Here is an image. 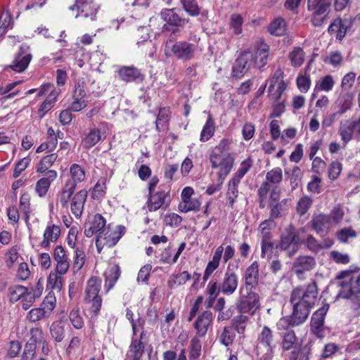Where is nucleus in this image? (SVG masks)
<instances>
[{"label":"nucleus","mask_w":360,"mask_h":360,"mask_svg":"<svg viewBox=\"0 0 360 360\" xmlns=\"http://www.w3.org/2000/svg\"><path fill=\"white\" fill-rule=\"evenodd\" d=\"M244 278L245 285L240 289L238 309L242 312L254 314L259 308V295L252 290L259 278V265L257 262H254L246 269Z\"/></svg>","instance_id":"1"},{"label":"nucleus","mask_w":360,"mask_h":360,"mask_svg":"<svg viewBox=\"0 0 360 360\" xmlns=\"http://www.w3.org/2000/svg\"><path fill=\"white\" fill-rule=\"evenodd\" d=\"M316 297L317 291L314 285H309L307 288H297L292 291L290 299L293 305L292 326H298L307 320Z\"/></svg>","instance_id":"2"},{"label":"nucleus","mask_w":360,"mask_h":360,"mask_svg":"<svg viewBox=\"0 0 360 360\" xmlns=\"http://www.w3.org/2000/svg\"><path fill=\"white\" fill-rule=\"evenodd\" d=\"M337 279L342 280L339 296L349 299L356 307L360 306V272L352 270L341 271Z\"/></svg>","instance_id":"3"},{"label":"nucleus","mask_w":360,"mask_h":360,"mask_svg":"<svg viewBox=\"0 0 360 360\" xmlns=\"http://www.w3.org/2000/svg\"><path fill=\"white\" fill-rule=\"evenodd\" d=\"M197 46L184 41H167L165 46V54L167 57L175 56L178 59L189 60L194 56Z\"/></svg>","instance_id":"4"},{"label":"nucleus","mask_w":360,"mask_h":360,"mask_svg":"<svg viewBox=\"0 0 360 360\" xmlns=\"http://www.w3.org/2000/svg\"><path fill=\"white\" fill-rule=\"evenodd\" d=\"M101 281L98 278L91 277L84 290V302L90 305V311L96 316L102 305V298L98 295Z\"/></svg>","instance_id":"5"},{"label":"nucleus","mask_w":360,"mask_h":360,"mask_svg":"<svg viewBox=\"0 0 360 360\" xmlns=\"http://www.w3.org/2000/svg\"><path fill=\"white\" fill-rule=\"evenodd\" d=\"M124 233L125 227L123 226L111 227L110 225H108L103 234L97 237L96 245L98 252L104 245L110 248L116 245Z\"/></svg>","instance_id":"6"},{"label":"nucleus","mask_w":360,"mask_h":360,"mask_svg":"<svg viewBox=\"0 0 360 360\" xmlns=\"http://www.w3.org/2000/svg\"><path fill=\"white\" fill-rule=\"evenodd\" d=\"M276 345L273 331L266 326H262L257 335V351L264 352L267 358H271L274 354Z\"/></svg>","instance_id":"7"},{"label":"nucleus","mask_w":360,"mask_h":360,"mask_svg":"<svg viewBox=\"0 0 360 360\" xmlns=\"http://www.w3.org/2000/svg\"><path fill=\"white\" fill-rule=\"evenodd\" d=\"M307 7L308 11L311 13V23L316 27H320L329 13L330 1H308Z\"/></svg>","instance_id":"8"},{"label":"nucleus","mask_w":360,"mask_h":360,"mask_svg":"<svg viewBox=\"0 0 360 360\" xmlns=\"http://www.w3.org/2000/svg\"><path fill=\"white\" fill-rule=\"evenodd\" d=\"M210 160L213 168H219V178H225L233 165V158L231 153H212Z\"/></svg>","instance_id":"9"},{"label":"nucleus","mask_w":360,"mask_h":360,"mask_svg":"<svg viewBox=\"0 0 360 360\" xmlns=\"http://www.w3.org/2000/svg\"><path fill=\"white\" fill-rule=\"evenodd\" d=\"M106 220L100 214H95L89 219L84 225V234L86 237H91L95 234L100 236L106 231Z\"/></svg>","instance_id":"10"},{"label":"nucleus","mask_w":360,"mask_h":360,"mask_svg":"<svg viewBox=\"0 0 360 360\" xmlns=\"http://www.w3.org/2000/svg\"><path fill=\"white\" fill-rule=\"evenodd\" d=\"M269 82V91L272 98L276 100L280 98L287 86L283 80V72L280 69L276 70Z\"/></svg>","instance_id":"11"},{"label":"nucleus","mask_w":360,"mask_h":360,"mask_svg":"<svg viewBox=\"0 0 360 360\" xmlns=\"http://www.w3.org/2000/svg\"><path fill=\"white\" fill-rule=\"evenodd\" d=\"M269 82V91L272 98L276 100L280 98L287 86L283 80V72L280 69L276 70Z\"/></svg>","instance_id":"12"},{"label":"nucleus","mask_w":360,"mask_h":360,"mask_svg":"<svg viewBox=\"0 0 360 360\" xmlns=\"http://www.w3.org/2000/svg\"><path fill=\"white\" fill-rule=\"evenodd\" d=\"M329 305L324 304L323 307L316 310L312 315L311 321V329L312 333L319 338H322L323 326L324 323L325 316L328 311Z\"/></svg>","instance_id":"13"},{"label":"nucleus","mask_w":360,"mask_h":360,"mask_svg":"<svg viewBox=\"0 0 360 360\" xmlns=\"http://www.w3.org/2000/svg\"><path fill=\"white\" fill-rule=\"evenodd\" d=\"M75 6L79 11L77 18L82 16L85 18H90L91 20L96 19L98 6L94 3L93 0H76Z\"/></svg>","instance_id":"14"},{"label":"nucleus","mask_w":360,"mask_h":360,"mask_svg":"<svg viewBox=\"0 0 360 360\" xmlns=\"http://www.w3.org/2000/svg\"><path fill=\"white\" fill-rule=\"evenodd\" d=\"M250 52L254 67L261 68L266 64L269 53V47L266 44L260 43L253 51Z\"/></svg>","instance_id":"15"},{"label":"nucleus","mask_w":360,"mask_h":360,"mask_svg":"<svg viewBox=\"0 0 360 360\" xmlns=\"http://www.w3.org/2000/svg\"><path fill=\"white\" fill-rule=\"evenodd\" d=\"M316 265L314 257L309 255L299 256L292 264V270L296 274H301L312 270Z\"/></svg>","instance_id":"16"},{"label":"nucleus","mask_w":360,"mask_h":360,"mask_svg":"<svg viewBox=\"0 0 360 360\" xmlns=\"http://www.w3.org/2000/svg\"><path fill=\"white\" fill-rule=\"evenodd\" d=\"M252 58V53L250 51H245L240 54L233 68L234 76L240 77L251 67H254L251 60Z\"/></svg>","instance_id":"17"},{"label":"nucleus","mask_w":360,"mask_h":360,"mask_svg":"<svg viewBox=\"0 0 360 360\" xmlns=\"http://www.w3.org/2000/svg\"><path fill=\"white\" fill-rule=\"evenodd\" d=\"M309 223L312 229L321 236L328 233L332 226L330 217L323 214L314 216Z\"/></svg>","instance_id":"18"},{"label":"nucleus","mask_w":360,"mask_h":360,"mask_svg":"<svg viewBox=\"0 0 360 360\" xmlns=\"http://www.w3.org/2000/svg\"><path fill=\"white\" fill-rule=\"evenodd\" d=\"M58 173L55 170H49L46 176L37 181L35 186V191L39 196L44 197L47 193L51 184L56 180Z\"/></svg>","instance_id":"19"},{"label":"nucleus","mask_w":360,"mask_h":360,"mask_svg":"<svg viewBox=\"0 0 360 360\" xmlns=\"http://www.w3.org/2000/svg\"><path fill=\"white\" fill-rule=\"evenodd\" d=\"M53 257L56 262V271H58L60 275L65 274L70 268V263L63 247L57 246L55 248Z\"/></svg>","instance_id":"20"},{"label":"nucleus","mask_w":360,"mask_h":360,"mask_svg":"<svg viewBox=\"0 0 360 360\" xmlns=\"http://www.w3.org/2000/svg\"><path fill=\"white\" fill-rule=\"evenodd\" d=\"M354 94L352 91H342L340 93L335 105L340 115L344 114L352 108Z\"/></svg>","instance_id":"21"},{"label":"nucleus","mask_w":360,"mask_h":360,"mask_svg":"<svg viewBox=\"0 0 360 360\" xmlns=\"http://www.w3.org/2000/svg\"><path fill=\"white\" fill-rule=\"evenodd\" d=\"M86 198V190H81L74 195L70 202V209L75 217L79 218L82 216Z\"/></svg>","instance_id":"22"},{"label":"nucleus","mask_w":360,"mask_h":360,"mask_svg":"<svg viewBox=\"0 0 360 360\" xmlns=\"http://www.w3.org/2000/svg\"><path fill=\"white\" fill-rule=\"evenodd\" d=\"M60 234V229L58 225L49 222L44 232L43 240L40 245L42 248H48L51 243H55L59 238Z\"/></svg>","instance_id":"23"},{"label":"nucleus","mask_w":360,"mask_h":360,"mask_svg":"<svg viewBox=\"0 0 360 360\" xmlns=\"http://www.w3.org/2000/svg\"><path fill=\"white\" fill-rule=\"evenodd\" d=\"M295 234L293 230L290 227L286 234L281 236L280 247L282 250L288 252L289 256L293 255L298 250V245L294 242Z\"/></svg>","instance_id":"24"},{"label":"nucleus","mask_w":360,"mask_h":360,"mask_svg":"<svg viewBox=\"0 0 360 360\" xmlns=\"http://www.w3.org/2000/svg\"><path fill=\"white\" fill-rule=\"evenodd\" d=\"M238 279L237 275L233 272H226L222 283L220 285V290L224 295H232L237 289Z\"/></svg>","instance_id":"25"},{"label":"nucleus","mask_w":360,"mask_h":360,"mask_svg":"<svg viewBox=\"0 0 360 360\" xmlns=\"http://www.w3.org/2000/svg\"><path fill=\"white\" fill-rule=\"evenodd\" d=\"M105 292H108L115 285L120 277V269L115 264H109L107 269L104 273Z\"/></svg>","instance_id":"26"},{"label":"nucleus","mask_w":360,"mask_h":360,"mask_svg":"<svg viewBox=\"0 0 360 360\" xmlns=\"http://www.w3.org/2000/svg\"><path fill=\"white\" fill-rule=\"evenodd\" d=\"M213 320L212 313L210 311H206L200 315L195 324V328L197 330V334L199 336H205Z\"/></svg>","instance_id":"27"},{"label":"nucleus","mask_w":360,"mask_h":360,"mask_svg":"<svg viewBox=\"0 0 360 360\" xmlns=\"http://www.w3.org/2000/svg\"><path fill=\"white\" fill-rule=\"evenodd\" d=\"M167 193L165 191H158L154 194L150 193L148 200V208L150 212L156 211L163 207H167Z\"/></svg>","instance_id":"28"},{"label":"nucleus","mask_w":360,"mask_h":360,"mask_svg":"<svg viewBox=\"0 0 360 360\" xmlns=\"http://www.w3.org/2000/svg\"><path fill=\"white\" fill-rule=\"evenodd\" d=\"M223 252V245H219L215 250L212 260L208 262L204 271L203 280L205 281H207L212 274L219 267Z\"/></svg>","instance_id":"29"},{"label":"nucleus","mask_w":360,"mask_h":360,"mask_svg":"<svg viewBox=\"0 0 360 360\" xmlns=\"http://www.w3.org/2000/svg\"><path fill=\"white\" fill-rule=\"evenodd\" d=\"M31 59V54L28 51L21 49L20 52L13 60L11 68L17 72H22L27 68Z\"/></svg>","instance_id":"30"},{"label":"nucleus","mask_w":360,"mask_h":360,"mask_svg":"<svg viewBox=\"0 0 360 360\" xmlns=\"http://www.w3.org/2000/svg\"><path fill=\"white\" fill-rule=\"evenodd\" d=\"M349 22L347 20H342L340 18L335 19L328 27V32L331 34H335L336 38L342 39L349 28Z\"/></svg>","instance_id":"31"},{"label":"nucleus","mask_w":360,"mask_h":360,"mask_svg":"<svg viewBox=\"0 0 360 360\" xmlns=\"http://www.w3.org/2000/svg\"><path fill=\"white\" fill-rule=\"evenodd\" d=\"M74 182H66L62 190L57 195V201L63 207H68L70 199L75 191Z\"/></svg>","instance_id":"32"},{"label":"nucleus","mask_w":360,"mask_h":360,"mask_svg":"<svg viewBox=\"0 0 360 360\" xmlns=\"http://www.w3.org/2000/svg\"><path fill=\"white\" fill-rule=\"evenodd\" d=\"M85 91L82 86H78L75 88L73 94V101L70 106V110L74 112H78L86 106V102L84 100Z\"/></svg>","instance_id":"33"},{"label":"nucleus","mask_w":360,"mask_h":360,"mask_svg":"<svg viewBox=\"0 0 360 360\" xmlns=\"http://www.w3.org/2000/svg\"><path fill=\"white\" fill-rule=\"evenodd\" d=\"M354 126V123L349 120L341 123L339 129V134L344 143L343 147L347 146V144L352 139L353 134L356 133V127Z\"/></svg>","instance_id":"34"},{"label":"nucleus","mask_w":360,"mask_h":360,"mask_svg":"<svg viewBox=\"0 0 360 360\" xmlns=\"http://www.w3.org/2000/svg\"><path fill=\"white\" fill-rule=\"evenodd\" d=\"M144 346L140 340H132L125 360H141Z\"/></svg>","instance_id":"35"},{"label":"nucleus","mask_w":360,"mask_h":360,"mask_svg":"<svg viewBox=\"0 0 360 360\" xmlns=\"http://www.w3.org/2000/svg\"><path fill=\"white\" fill-rule=\"evenodd\" d=\"M118 73L120 78L127 82H134L141 77L140 71L133 66L122 67Z\"/></svg>","instance_id":"36"},{"label":"nucleus","mask_w":360,"mask_h":360,"mask_svg":"<svg viewBox=\"0 0 360 360\" xmlns=\"http://www.w3.org/2000/svg\"><path fill=\"white\" fill-rule=\"evenodd\" d=\"M335 81L332 76L326 75L322 78H321L316 84L314 93L312 94V99H314L316 96V93H318L321 91H323L326 92L330 91L334 86Z\"/></svg>","instance_id":"37"},{"label":"nucleus","mask_w":360,"mask_h":360,"mask_svg":"<svg viewBox=\"0 0 360 360\" xmlns=\"http://www.w3.org/2000/svg\"><path fill=\"white\" fill-rule=\"evenodd\" d=\"M101 139V131L98 129H92L82 139V145L85 148H91Z\"/></svg>","instance_id":"38"},{"label":"nucleus","mask_w":360,"mask_h":360,"mask_svg":"<svg viewBox=\"0 0 360 360\" xmlns=\"http://www.w3.org/2000/svg\"><path fill=\"white\" fill-rule=\"evenodd\" d=\"M268 30L276 36L284 35L286 32V23L283 18H277L270 23Z\"/></svg>","instance_id":"39"},{"label":"nucleus","mask_w":360,"mask_h":360,"mask_svg":"<svg viewBox=\"0 0 360 360\" xmlns=\"http://www.w3.org/2000/svg\"><path fill=\"white\" fill-rule=\"evenodd\" d=\"M162 18L169 25L183 26L185 20L180 18L172 9H165L161 12Z\"/></svg>","instance_id":"40"},{"label":"nucleus","mask_w":360,"mask_h":360,"mask_svg":"<svg viewBox=\"0 0 360 360\" xmlns=\"http://www.w3.org/2000/svg\"><path fill=\"white\" fill-rule=\"evenodd\" d=\"M62 276L58 271H51L47 280V288L60 292L63 288Z\"/></svg>","instance_id":"41"},{"label":"nucleus","mask_w":360,"mask_h":360,"mask_svg":"<svg viewBox=\"0 0 360 360\" xmlns=\"http://www.w3.org/2000/svg\"><path fill=\"white\" fill-rule=\"evenodd\" d=\"M70 173L72 180H70L68 182H74L75 187H76V184L77 183L82 182L85 179V171L83 167L78 164H72L70 166Z\"/></svg>","instance_id":"42"},{"label":"nucleus","mask_w":360,"mask_h":360,"mask_svg":"<svg viewBox=\"0 0 360 360\" xmlns=\"http://www.w3.org/2000/svg\"><path fill=\"white\" fill-rule=\"evenodd\" d=\"M57 158L58 155L56 153H51L44 157L37 167V172L46 173L49 171V168L56 162Z\"/></svg>","instance_id":"43"},{"label":"nucleus","mask_w":360,"mask_h":360,"mask_svg":"<svg viewBox=\"0 0 360 360\" xmlns=\"http://www.w3.org/2000/svg\"><path fill=\"white\" fill-rule=\"evenodd\" d=\"M214 131V122L211 116L209 115L200 133V141L203 142L208 141L213 136Z\"/></svg>","instance_id":"44"},{"label":"nucleus","mask_w":360,"mask_h":360,"mask_svg":"<svg viewBox=\"0 0 360 360\" xmlns=\"http://www.w3.org/2000/svg\"><path fill=\"white\" fill-rule=\"evenodd\" d=\"M200 207V202L196 198H188L182 200L179 205V209L182 212H188L190 211H198Z\"/></svg>","instance_id":"45"},{"label":"nucleus","mask_w":360,"mask_h":360,"mask_svg":"<svg viewBox=\"0 0 360 360\" xmlns=\"http://www.w3.org/2000/svg\"><path fill=\"white\" fill-rule=\"evenodd\" d=\"M283 179V172L280 167H275L268 172L266 175V183L269 185H277Z\"/></svg>","instance_id":"46"},{"label":"nucleus","mask_w":360,"mask_h":360,"mask_svg":"<svg viewBox=\"0 0 360 360\" xmlns=\"http://www.w3.org/2000/svg\"><path fill=\"white\" fill-rule=\"evenodd\" d=\"M65 323L62 321H56L51 326V334L53 338L57 342H61L65 336Z\"/></svg>","instance_id":"47"},{"label":"nucleus","mask_w":360,"mask_h":360,"mask_svg":"<svg viewBox=\"0 0 360 360\" xmlns=\"http://www.w3.org/2000/svg\"><path fill=\"white\" fill-rule=\"evenodd\" d=\"M275 226V223L271 219H266L262 221L258 228L262 240H269L271 236V230Z\"/></svg>","instance_id":"48"},{"label":"nucleus","mask_w":360,"mask_h":360,"mask_svg":"<svg viewBox=\"0 0 360 360\" xmlns=\"http://www.w3.org/2000/svg\"><path fill=\"white\" fill-rule=\"evenodd\" d=\"M191 279V275L188 271H183L178 274H173L170 276L168 283L170 287L175 285H181L186 283L187 281Z\"/></svg>","instance_id":"49"},{"label":"nucleus","mask_w":360,"mask_h":360,"mask_svg":"<svg viewBox=\"0 0 360 360\" xmlns=\"http://www.w3.org/2000/svg\"><path fill=\"white\" fill-rule=\"evenodd\" d=\"M219 338L222 345L225 346L231 345L235 339L234 329L231 326L224 327Z\"/></svg>","instance_id":"50"},{"label":"nucleus","mask_w":360,"mask_h":360,"mask_svg":"<svg viewBox=\"0 0 360 360\" xmlns=\"http://www.w3.org/2000/svg\"><path fill=\"white\" fill-rule=\"evenodd\" d=\"M304 52L300 48H295L290 53L291 63L295 67H300L304 60Z\"/></svg>","instance_id":"51"},{"label":"nucleus","mask_w":360,"mask_h":360,"mask_svg":"<svg viewBox=\"0 0 360 360\" xmlns=\"http://www.w3.org/2000/svg\"><path fill=\"white\" fill-rule=\"evenodd\" d=\"M248 321V317L247 316L238 315L233 319L232 324L238 333L243 334L245 333Z\"/></svg>","instance_id":"52"},{"label":"nucleus","mask_w":360,"mask_h":360,"mask_svg":"<svg viewBox=\"0 0 360 360\" xmlns=\"http://www.w3.org/2000/svg\"><path fill=\"white\" fill-rule=\"evenodd\" d=\"M243 23V18L239 13H233L230 17V27L233 30L235 34H240L242 33V25Z\"/></svg>","instance_id":"53"},{"label":"nucleus","mask_w":360,"mask_h":360,"mask_svg":"<svg viewBox=\"0 0 360 360\" xmlns=\"http://www.w3.org/2000/svg\"><path fill=\"white\" fill-rule=\"evenodd\" d=\"M345 216V210L340 205L335 206L330 212V214L328 217H330L331 219V224L337 226L338 225L342 220Z\"/></svg>","instance_id":"54"},{"label":"nucleus","mask_w":360,"mask_h":360,"mask_svg":"<svg viewBox=\"0 0 360 360\" xmlns=\"http://www.w3.org/2000/svg\"><path fill=\"white\" fill-rule=\"evenodd\" d=\"M356 237V231L351 227L343 228L337 232V238L341 243H346L350 238Z\"/></svg>","instance_id":"55"},{"label":"nucleus","mask_w":360,"mask_h":360,"mask_svg":"<svg viewBox=\"0 0 360 360\" xmlns=\"http://www.w3.org/2000/svg\"><path fill=\"white\" fill-rule=\"evenodd\" d=\"M27 292V288L22 285H15L9 288V300L15 302L22 299L23 295Z\"/></svg>","instance_id":"56"},{"label":"nucleus","mask_w":360,"mask_h":360,"mask_svg":"<svg viewBox=\"0 0 360 360\" xmlns=\"http://www.w3.org/2000/svg\"><path fill=\"white\" fill-rule=\"evenodd\" d=\"M56 299L53 294L49 293L47 296L44 299L41 309L44 312L49 316L52 311L56 307Z\"/></svg>","instance_id":"57"},{"label":"nucleus","mask_w":360,"mask_h":360,"mask_svg":"<svg viewBox=\"0 0 360 360\" xmlns=\"http://www.w3.org/2000/svg\"><path fill=\"white\" fill-rule=\"evenodd\" d=\"M297 341V337L293 331H288L283 336L281 342L284 350H289L293 347Z\"/></svg>","instance_id":"58"},{"label":"nucleus","mask_w":360,"mask_h":360,"mask_svg":"<svg viewBox=\"0 0 360 360\" xmlns=\"http://www.w3.org/2000/svg\"><path fill=\"white\" fill-rule=\"evenodd\" d=\"M288 200H283L281 202L273 204L271 203V217L272 218H278L282 215V212L286 210L288 207Z\"/></svg>","instance_id":"59"},{"label":"nucleus","mask_w":360,"mask_h":360,"mask_svg":"<svg viewBox=\"0 0 360 360\" xmlns=\"http://www.w3.org/2000/svg\"><path fill=\"white\" fill-rule=\"evenodd\" d=\"M69 318L75 328L80 329L83 327L84 319L80 314L79 309H73L70 313Z\"/></svg>","instance_id":"60"},{"label":"nucleus","mask_w":360,"mask_h":360,"mask_svg":"<svg viewBox=\"0 0 360 360\" xmlns=\"http://www.w3.org/2000/svg\"><path fill=\"white\" fill-rule=\"evenodd\" d=\"M330 258L337 264H347L350 262V257L348 254L337 250L330 252Z\"/></svg>","instance_id":"61"},{"label":"nucleus","mask_w":360,"mask_h":360,"mask_svg":"<svg viewBox=\"0 0 360 360\" xmlns=\"http://www.w3.org/2000/svg\"><path fill=\"white\" fill-rule=\"evenodd\" d=\"M30 338L26 344H30L32 346H35L37 343L43 342L44 337L41 330L39 328H34L30 330Z\"/></svg>","instance_id":"62"},{"label":"nucleus","mask_w":360,"mask_h":360,"mask_svg":"<svg viewBox=\"0 0 360 360\" xmlns=\"http://www.w3.org/2000/svg\"><path fill=\"white\" fill-rule=\"evenodd\" d=\"M296 82L298 89L302 93L307 92L311 86L309 76L306 74L300 75L297 78Z\"/></svg>","instance_id":"63"},{"label":"nucleus","mask_w":360,"mask_h":360,"mask_svg":"<svg viewBox=\"0 0 360 360\" xmlns=\"http://www.w3.org/2000/svg\"><path fill=\"white\" fill-rule=\"evenodd\" d=\"M356 78L355 73L350 72L347 73L342 78L341 82L342 91H352V88L354 84Z\"/></svg>","instance_id":"64"}]
</instances>
